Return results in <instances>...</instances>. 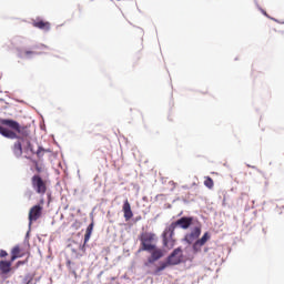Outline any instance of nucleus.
<instances>
[{"label": "nucleus", "mask_w": 284, "mask_h": 284, "mask_svg": "<svg viewBox=\"0 0 284 284\" xmlns=\"http://www.w3.org/2000/svg\"><path fill=\"white\" fill-rule=\"evenodd\" d=\"M1 125H7L11 130H9L6 126H0V134L4 136L6 139H17L18 141H26L27 143V150H30V152H33L32 150V143H30V140H28V136H30V132L28 131V126H20L19 122L14 120H0ZM14 130V131H12Z\"/></svg>", "instance_id": "f257e3e1"}, {"label": "nucleus", "mask_w": 284, "mask_h": 284, "mask_svg": "<svg viewBox=\"0 0 284 284\" xmlns=\"http://www.w3.org/2000/svg\"><path fill=\"white\" fill-rule=\"evenodd\" d=\"M31 187L39 196H45L48 193V180L41 178L39 174H34L31 178Z\"/></svg>", "instance_id": "f03ea898"}, {"label": "nucleus", "mask_w": 284, "mask_h": 284, "mask_svg": "<svg viewBox=\"0 0 284 284\" xmlns=\"http://www.w3.org/2000/svg\"><path fill=\"white\" fill-rule=\"evenodd\" d=\"M176 230V224L172 222L169 226L165 227L162 234L163 245L168 247V250H172L174 247L176 240H174V231Z\"/></svg>", "instance_id": "7ed1b4c3"}, {"label": "nucleus", "mask_w": 284, "mask_h": 284, "mask_svg": "<svg viewBox=\"0 0 284 284\" xmlns=\"http://www.w3.org/2000/svg\"><path fill=\"white\" fill-rule=\"evenodd\" d=\"M155 236L156 235L154 233H142L140 236L142 246L139 250V252H152V250L155 248V245L152 244L154 242Z\"/></svg>", "instance_id": "20e7f679"}, {"label": "nucleus", "mask_w": 284, "mask_h": 284, "mask_svg": "<svg viewBox=\"0 0 284 284\" xmlns=\"http://www.w3.org/2000/svg\"><path fill=\"white\" fill-rule=\"evenodd\" d=\"M170 265H181L183 263V250L181 247L175 248L166 258Z\"/></svg>", "instance_id": "39448f33"}, {"label": "nucleus", "mask_w": 284, "mask_h": 284, "mask_svg": "<svg viewBox=\"0 0 284 284\" xmlns=\"http://www.w3.org/2000/svg\"><path fill=\"white\" fill-rule=\"evenodd\" d=\"M41 214H43V206L34 205L29 211V225H32L34 221H39L41 219Z\"/></svg>", "instance_id": "423d86ee"}, {"label": "nucleus", "mask_w": 284, "mask_h": 284, "mask_svg": "<svg viewBox=\"0 0 284 284\" xmlns=\"http://www.w3.org/2000/svg\"><path fill=\"white\" fill-rule=\"evenodd\" d=\"M201 236V224H197L194 226L189 234L185 235L184 241L189 243V245H192L193 242L196 241Z\"/></svg>", "instance_id": "0eeeda50"}, {"label": "nucleus", "mask_w": 284, "mask_h": 284, "mask_svg": "<svg viewBox=\"0 0 284 284\" xmlns=\"http://www.w3.org/2000/svg\"><path fill=\"white\" fill-rule=\"evenodd\" d=\"M210 233L205 232L203 236L200 240H196L195 243L193 244L194 252H201V248L203 247V245H205V243H207V241H210Z\"/></svg>", "instance_id": "6e6552de"}, {"label": "nucleus", "mask_w": 284, "mask_h": 284, "mask_svg": "<svg viewBox=\"0 0 284 284\" xmlns=\"http://www.w3.org/2000/svg\"><path fill=\"white\" fill-rule=\"evenodd\" d=\"M151 256L148 258V263L145 265H150V263H156L160 258H163V250L155 248L150 252Z\"/></svg>", "instance_id": "1a4fd4ad"}, {"label": "nucleus", "mask_w": 284, "mask_h": 284, "mask_svg": "<svg viewBox=\"0 0 284 284\" xmlns=\"http://www.w3.org/2000/svg\"><path fill=\"white\" fill-rule=\"evenodd\" d=\"M193 221H194V217L184 216L173 223L175 227H182V230H187L190 225H192Z\"/></svg>", "instance_id": "9d476101"}, {"label": "nucleus", "mask_w": 284, "mask_h": 284, "mask_svg": "<svg viewBox=\"0 0 284 284\" xmlns=\"http://www.w3.org/2000/svg\"><path fill=\"white\" fill-rule=\"evenodd\" d=\"M12 260L10 261H0V272L4 276H8L9 273L12 272Z\"/></svg>", "instance_id": "9b49d317"}, {"label": "nucleus", "mask_w": 284, "mask_h": 284, "mask_svg": "<svg viewBox=\"0 0 284 284\" xmlns=\"http://www.w3.org/2000/svg\"><path fill=\"white\" fill-rule=\"evenodd\" d=\"M122 212L124 214L125 221H130L132 216H134V213H132V206L130 205V201L125 200L124 204L122 206Z\"/></svg>", "instance_id": "f8f14e48"}, {"label": "nucleus", "mask_w": 284, "mask_h": 284, "mask_svg": "<svg viewBox=\"0 0 284 284\" xmlns=\"http://www.w3.org/2000/svg\"><path fill=\"white\" fill-rule=\"evenodd\" d=\"M23 256H26V253H22L20 245H16V246L12 247L11 258H10L11 262L17 261V258H23Z\"/></svg>", "instance_id": "ddd939ff"}, {"label": "nucleus", "mask_w": 284, "mask_h": 284, "mask_svg": "<svg viewBox=\"0 0 284 284\" xmlns=\"http://www.w3.org/2000/svg\"><path fill=\"white\" fill-rule=\"evenodd\" d=\"M32 26L33 28H38L39 30H43L44 32H48L51 28L50 22L43 20H34Z\"/></svg>", "instance_id": "4468645a"}, {"label": "nucleus", "mask_w": 284, "mask_h": 284, "mask_svg": "<svg viewBox=\"0 0 284 284\" xmlns=\"http://www.w3.org/2000/svg\"><path fill=\"white\" fill-rule=\"evenodd\" d=\"M22 141L18 140L17 142H14L13 146H12V152L14 154V156H17V159H21L22 154H23V146L21 145Z\"/></svg>", "instance_id": "2eb2a0df"}, {"label": "nucleus", "mask_w": 284, "mask_h": 284, "mask_svg": "<svg viewBox=\"0 0 284 284\" xmlns=\"http://www.w3.org/2000/svg\"><path fill=\"white\" fill-rule=\"evenodd\" d=\"M93 230H94V223L92 222L87 227V231H85V234H84V244L88 243V241H90V237L92 236Z\"/></svg>", "instance_id": "dca6fc26"}, {"label": "nucleus", "mask_w": 284, "mask_h": 284, "mask_svg": "<svg viewBox=\"0 0 284 284\" xmlns=\"http://www.w3.org/2000/svg\"><path fill=\"white\" fill-rule=\"evenodd\" d=\"M169 261L166 260V262H162L160 263V266L156 267L155 270V274H159L160 272H163V270H165V267H170Z\"/></svg>", "instance_id": "f3484780"}, {"label": "nucleus", "mask_w": 284, "mask_h": 284, "mask_svg": "<svg viewBox=\"0 0 284 284\" xmlns=\"http://www.w3.org/2000/svg\"><path fill=\"white\" fill-rule=\"evenodd\" d=\"M204 185L205 187H209V190H212V187H214V180H212V178L210 176H205L204 178Z\"/></svg>", "instance_id": "a211bd4d"}, {"label": "nucleus", "mask_w": 284, "mask_h": 284, "mask_svg": "<svg viewBox=\"0 0 284 284\" xmlns=\"http://www.w3.org/2000/svg\"><path fill=\"white\" fill-rule=\"evenodd\" d=\"M43 154H45V150L41 146H39L38 151H37V156L41 158L43 156Z\"/></svg>", "instance_id": "6ab92c4d"}, {"label": "nucleus", "mask_w": 284, "mask_h": 284, "mask_svg": "<svg viewBox=\"0 0 284 284\" xmlns=\"http://www.w3.org/2000/svg\"><path fill=\"white\" fill-rule=\"evenodd\" d=\"M26 263H28V258L24 261H18L16 267H21V265H26Z\"/></svg>", "instance_id": "aec40b11"}, {"label": "nucleus", "mask_w": 284, "mask_h": 284, "mask_svg": "<svg viewBox=\"0 0 284 284\" xmlns=\"http://www.w3.org/2000/svg\"><path fill=\"white\" fill-rule=\"evenodd\" d=\"M23 54H24V57H30V54H34V51H24L23 53H20V57H23Z\"/></svg>", "instance_id": "412c9836"}, {"label": "nucleus", "mask_w": 284, "mask_h": 284, "mask_svg": "<svg viewBox=\"0 0 284 284\" xmlns=\"http://www.w3.org/2000/svg\"><path fill=\"white\" fill-rule=\"evenodd\" d=\"M8 256V252L6 250H0V258H6Z\"/></svg>", "instance_id": "4be33fe9"}, {"label": "nucleus", "mask_w": 284, "mask_h": 284, "mask_svg": "<svg viewBox=\"0 0 284 284\" xmlns=\"http://www.w3.org/2000/svg\"><path fill=\"white\" fill-rule=\"evenodd\" d=\"M36 171H37L38 173H41V166L37 165V166H36Z\"/></svg>", "instance_id": "5701e85b"}]
</instances>
